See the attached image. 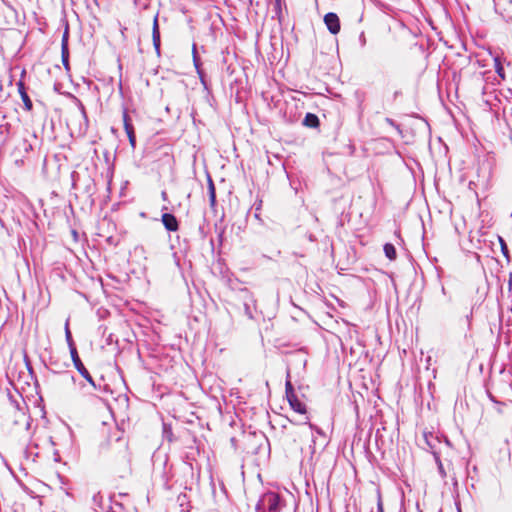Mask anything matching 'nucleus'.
Listing matches in <instances>:
<instances>
[{"label":"nucleus","instance_id":"1","mask_svg":"<svg viewBox=\"0 0 512 512\" xmlns=\"http://www.w3.org/2000/svg\"><path fill=\"white\" fill-rule=\"evenodd\" d=\"M280 498L274 492L265 493L256 505L257 512H279Z\"/></svg>","mask_w":512,"mask_h":512},{"label":"nucleus","instance_id":"2","mask_svg":"<svg viewBox=\"0 0 512 512\" xmlns=\"http://www.w3.org/2000/svg\"><path fill=\"white\" fill-rule=\"evenodd\" d=\"M71 358L74 364V367L77 369V371L93 386L95 387V383L93 378L91 377L88 370L83 365L82 361L79 358L78 352L76 348L72 349V352H70Z\"/></svg>","mask_w":512,"mask_h":512},{"label":"nucleus","instance_id":"3","mask_svg":"<svg viewBox=\"0 0 512 512\" xmlns=\"http://www.w3.org/2000/svg\"><path fill=\"white\" fill-rule=\"evenodd\" d=\"M14 424L20 430L27 431L31 425V418L23 410L16 409L14 411Z\"/></svg>","mask_w":512,"mask_h":512},{"label":"nucleus","instance_id":"4","mask_svg":"<svg viewBox=\"0 0 512 512\" xmlns=\"http://www.w3.org/2000/svg\"><path fill=\"white\" fill-rule=\"evenodd\" d=\"M324 23L327 27V29L332 33V34H337L339 33L340 31V20H339V17L337 16V14L335 13H327L325 16H324Z\"/></svg>","mask_w":512,"mask_h":512},{"label":"nucleus","instance_id":"5","mask_svg":"<svg viewBox=\"0 0 512 512\" xmlns=\"http://www.w3.org/2000/svg\"><path fill=\"white\" fill-rule=\"evenodd\" d=\"M162 223L164 227L171 232H175L179 228V224L176 217L170 213H164L162 215Z\"/></svg>","mask_w":512,"mask_h":512},{"label":"nucleus","instance_id":"6","mask_svg":"<svg viewBox=\"0 0 512 512\" xmlns=\"http://www.w3.org/2000/svg\"><path fill=\"white\" fill-rule=\"evenodd\" d=\"M290 407L299 414H305L307 412L306 405L303 403L297 395L287 398Z\"/></svg>","mask_w":512,"mask_h":512},{"label":"nucleus","instance_id":"7","mask_svg":"<svg viewBox=\"0 0 512 512\" xmlns=\"http://www.w3.org/2000/svg\"><path fill=\"white\" fill-rule=\"evenodd\" d=\"M152 38H153V45L155 47V50L157 51V53H159V51H160V31H159L157 17L154 18V22H153Z\"/></svg>","mask_w":512,"mask_h":512},{"label":"nucleus","instance_id":"8","mask_svg":"<svg viewBox=\"0 0 512 512\" xmlns=\"http://www.w3.org/2000/svg\"><path fill=\"white\" fill-rule=\"evenodd\" d=\"M18 88H19V93L21 95V98L24 102V105L26 107L27 110H31L32 109V102L29 98V96L27 95V93L25 92V89H24V85L22 82H19L18 83Z\"/></svg>","mask_w":512,"mask_h":512},{"label":"nucleus","instance_id":"9","mask_svg":"<svg viewBox=\"0 0 512 512\" xmlns=\"http://www.w3.org/2000/svg\"><path fill=\"white\" fill-rule=\"evenodd\" d=\"M384 253L385 256L390 260H394L396 258V249L391 243H386L384 245Z\"/></svg>","mask_w":512,"mask_h":512},{"label":"nucleus","instance_id":"10","mask_svg":"<svg viewBox=\"0 0 512 512\" xmlns=\"http://www.w3.org/2000/svg\"><path fill=\"white\" fill-rule=\"evenodd\" d=\"M65 338H66L67 344L69 346V350H70V352H72V349L76 348V347H75V344L72 339L71 331L69 329V320H67L65 323Z\"/></svg>","mask_w":512,"mask_h":512},{"label":"nucleus","instance_id":"11","mask_svg":"<svg viewBox=\"0 0 512 512\" xmlns=\"http://www.w3.org/2000/svg\"><path fill=\"white\" fill-rule=\"evenodd\" d=\"M494 68H495V71L498 74V76L501 79H505L504 68H503L501 60H500V58L498 56L494 57Z\"/></svg>","mask_w":512,"mask_h":512},{"label":"nucleus","instance_id":"12","mask_svg":"<svg viewBox=\"0 0 512 512\" xmlns=\"http://www.w3.org/2000/svg\"><path fill=\"white\" fill-rule=\"evenodd\" d=\"M319 123V120L316 115L308 113L305 116L304 124L309 127H316Z\"/></svg>","mask_w":512,"mask_h":512},{"label":"nucleus","instance_id":"13","mask_svg":"<svg viewBox=\"0 0 512 512\" xmlns=\"http://www.w3.org/2000/svg\"><path fill=\"white\" fill-rule=\"evenodd\" d=\"M285 394H286V398L296 395L294 388L292 386V383L289 379V374L287 375V380L285 383Z\"/></svg>","mask_w":512,"mask_h":512},{"label":"nucleus","instance_id":"14","mask_svg":"<svg viewBox=\"0 0 512 512\" xmlns=\"http://www.w3.org/2000/svg\"><path fill=\"white\" fill-rule=\"evenodd\" d=\"M123 122H124V128H125L126 133L134 131V128L130 122V118H129L127 112L123 113Z\"/></svg>","mask_w":512,"mask_h":512},{"label":"nucleus","instance_id":"15","mask_svg":"<svg viewBox=\"0 0 512 512\" xmlns=\"http://www.w3.org/2000/svg\"><path fill=\"white\" fill-rule=\"evenodd\" d=\"M192 54H193L194 65H195V67L197 69V72L200 73L199 58L197 56V50H196V45L195 44L193 45V48H192Z\"/></svg>","mask_w":512,"mask_h":512},{"label":"nucleus","instance_id":"16","mask_svg":"<svg viewBox=\"0 0 512 512\" xmlns=\"http://www.w3.org/2000/svg\"><path fill=\"white\" fill-rule=\"evenodd\" d=\"M62 50H64V53H67L68 50V32L66 31L62 38Z\"/></svg>","mask_w":512,"mask_h":512},{"label":"nucleus","instance_id":"17","mask_svg":"<svg viewBox=\"0 0 512 512\" xmlns=\"http://www.w3.org/2000/svg\"><path fill=\"white\" fill-rule=\"evenodd\" d=\"M127 136H128L129 143H130L131 147H132V148H135V145H136V137H135V133H134V131H133V132H129V133H127Z\"/></svg>","mask_w":512,"mask_h":512},{"label":"nucleus","instance_id":"18","mask_svg":"<svg viewBox=\"0 0 512 512\" xmlns=\"http://www.w3.org/2000/svg\"><path fill=\"white\" fill-rule=\"evenodd\" d=\"M436 462H437L438 471H439L441 477H443V478L446 477V472L444 470L443 464L438 457L436 458Z\"/></svg>","mask_w":512,"mask_h":512},{"label":"nucleus","instance_id":"19","mask_svg":"<svg viewBox=\"0 0 512 512\" xmlns=\"http://www.w3.org/2000/svg\"><path fill=\"white\" fill-rule=\"evenodd\" d=\"M210 199H211V202L214 203V201H215V190H214V185H213L212 182L210 183Z\"/></svg>","mask_w":512,"mask_h":512},{"label":"nucleus","instance_id":"20","mask_svg":"<svg viewBox=\"0 0 512 512\" xmlns=\"http://www.w3.org/2000/svg\"><path fill=\"white\" fill-rule=\"evenodd\" d=\"M68 55H69L68 52L64 53V50H62V61L66 68L68 67Z\"/></svg>","mask_w":512,"mask_h":512},{"label":"nucleus","instance_id":"21","mask_svg":"<svg viewBox=\"0 0 512 512\" xmlns=\"http://www.w3.org/2000/svg\"><path fill=\"white\" fill-rule=\"evenodd\" d=\"M377 512H384L383 504H382V501H381V498H380V497H378V502H377Z\"/></svg>","mask_w":512,"mask_h":512},{"label":"nucleus","instance_id":"22","mask_svg":"<svg viewBox=\"0 0 512 512\" xmlns=\"http://www.w3.org/2000/svg\"><path fill=\"white\" fill-rule=\"evenodd\" d=\"M162 197H163L164 199L166 198V193H165V192H163V193H162Z\"/></svg>","mask_w":512,"mask_h":512},{"label":"nucleus","instance_id":"23","mask_svg":"<svg viewBox=\"0 0 512 512\" xmlns=\"http://www.w3.org/2000/svg\"><path fill=\"white\" fill-rule=\"evenodd\" d=\"M308 424H309V427H310L311 429H313V428H314L313 424H311V423H308Z\"/></svg>","mask_w":512,"mask_h":512}]
</instances>
